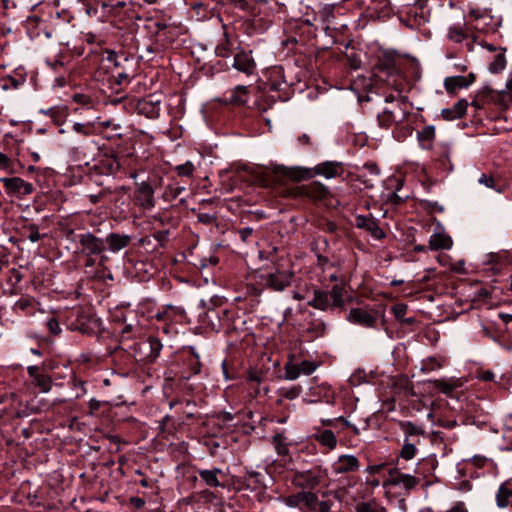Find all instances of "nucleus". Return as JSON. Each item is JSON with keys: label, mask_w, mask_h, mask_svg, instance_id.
<instances>
[{"label": "nucleus", "mask_w": 512, "mask_h": 512, "mask_svg": "<svg viewBox=\"0 0 512 512\" xmlns=\"http://www.w3.org/2000/svg\"><path fill=\"white\" fill-rule=\"evenodd\" d=\"M72 129L76 133L82 134L84 136H89L92 134V129H91L90 125H88V124L76 122L73 124Z\"/></svg>", "instance_id": "nucleus-53"}, {"label": "nucleus", "mask_w": 512, "mask_h": 512, "mask_svg": "<svg viewBox=\"0 0 512 512\" xmlns=\"http://www.w3.org/2000/svg\"><path fill=\"white\" fill-rule=\"evenodd\" d=\"M499 50H500V52L494 56L493 60L489 64L488 69L491 73H499L506 68V65H507V60L505 57L506 49L499 48Z\"/></svg>", "instance_id": "nucleus-28"}, {"label": "nucleus", "mask_w": 512, "mask_h": 512, "mask_svg": "<svg viewBox=\"0 0 512 512\" xmlns=\"http://www.w3.org/2000/svg\"><path fill=\"white\" fill-rule=\"evenodd\" d=\"M355 226L359 229L368 231L375 239H382L385 237V232L379 227L377 220L372 216H356Z\"/></svg>", "instance_id": "nucleus-12"}, {"label": "nucleus", "mask_w": 512, "mask_h": 512, "mask_svg": "<svg viewBox=\"0 0 512 512\" xmlns=\"http://www.w3.org/2000/svg\"><path fill=\"white\" fill-rule=\"evenodd\" d=\"M248 100V90L246 86L238 85L228 92L225 101L233 105H243Z\"/></svg>", "instance_id": "nucleus-18"}, {"label": "nucleus", "mask_w": 512, "mask_h": 512, "mask_svg": "<svg viewBox=\"0 0 512 512\" xmlns=\"http://www.w3.org/2000/svg\"><path fill=\"white\" fill-rule=\"evenodd\" d=\"M41 113L45 114L46 116H49L56 123H59L61 118L64 116L63 109H61L60 107H51L47 110H41Z\"/></svg>", "instance_id": "nucleus-45"}, {"label": "nucleus", "mask_w": 512, "mask_h": 512, "mask_svg": "<svg viewBox=\"0 0 512 512\" xmlns=\"http://www.w3.org/2000/svg\"><path fill=\"white\" fill-rule=\"evenodd\" d=\"M499 317L502 320L503 324L505 325L504 331L508 335L509 345L507 346V348L511 349L512 348V315L500 313Z\"/></svg>", "instance_id": "nucleus-38"}, {"label": "nucleus", "mask_w": 512, "mask_h": 512, "mask_svg": "<svg viewBox=\"0 0 512 512\" xmlns=\"http://www.w3.org/2000/svg\"><path fill=\"white\" fill-rule=\"evenodd\" d=\"M106 166L110 173H116L120 170V162L116 157H110L106 160Z\"/></svg>", "instance_id": "nucleus-55"}, {"label": "nucleus", "mask_w": 512, "mask_h": 512, "mask_svg": "<svg viewBox=\"0 0 512 512\" xmlns=\"http://www.w3.org/2000/svg\"><path fill=\"white\" fill-rule=\"evenodd\" d=\"M115 77L117 84H122L129 79V74L123 69L122 71L118 72Z\"/></svg>", "instance_id": "nucleus-64"}, {"label": "nucleus", "mask_w": 512, "mask_h": 512, "mask_svg": "<svg viewBox=\"0 0 512 512\" xmlns=\"http://www.w3.org/2000/svg\"><path fill=\"white\" fill-rule=\"evenodd\" d=\"M435 136V129L433 126H426L422 131L418 132V139L420 141H432Z\"/></svg>", "instance_id": "nucleus-48"}, {"label": "nucleus", "mask_w": 512, "mask_h": 512, "mask_svg": "<svg viewBox=\"0 0 512 512\" xmlns=\"http://www.w3.org/2000/svg\"><path fill=\"white\" fill-rule=\"evenodd\" d=\"M386 106L377 115L378 125L383 129H389L393 125L403 123L410 111L407 101L400 94H389L385 97Z\"/></svg>", "instance_id": "nucleus-2"}, {"label": "nucleus", "mask_w": 512, "mask_h": 512, "mask_svg": "<svg viewBox=\"0 0 512 512\" xmlns=\"http://www.w3.org/2000/svg\"><path fill=\"white\" fill-rule=\"evenodd\" d=\"M300 367L299 364L287 363L285 365V375L284 378L287 380H295L300 376Z\"/></svg>", "instance_id": "nucleus-39"}, {"label": "nucleus", "mask_w": 512, "mask_h": 512, "mask_svg": "<svg viewBox=\"0 0 512 512\" xmlns=\"http://www.w3.org/2000/svg\"><path fill=\"white\" fill-rule=\"evenodd\" d=\"M444 87L449 94H454L458 89L467 88L465 76H451L444 80Z\"/></svg>", "instance_id": "nucleus-25"}, {"label": "nucleus", "mask_w": 512, "mask_h": 512, "mask_svg": "<svg viewBox=\"0 0 512 512\" xmlns=\"http://www.w3.org/2000/svg\"><path fill=\"white\" fill-rule=\"evenodd\" d=\"M469 103L466 99H460L451 108H444L441 111V116L445 120H455L463 117L467 111Z\"/></svg>", "instance_id": "nucleus-17"}, {"label": "nucleus", "mask_w": 512, "mask_h": 512, "mask_svg": "<svg viewBox=\"0 0 512 512\" xmlns=\"http://www.w3.org/2000/svg\"><path fill=\"white\" fill-rule=\"evenodd\" d=\"M185 191V187L177 182L171 183L166 188V194L175 199Z\"/></svg>", "instance_id": "nucleus-44"}, {"label": "nucleus", "mask_w": 512, "mask_h": 512, "mask_svg": "<svg viewBox=\"0 0 512 512\" xmlns=\"http://www.w3.org/2000/svg\"><path fill=\"white\" fill-rule=\"evenodd\" d=\"M240 237L243 241H246L249 236L253 234V228L251 227H245L240 229L239 231Z\"/></svg>", "instance_id": "nucleus-63"}, {"label": "nucleus", "mask_w": 512, "mask_h": 512, "mask_svg": "<svg viewBox=\"0 0 512 512\" xmlns=\"http://www.w3.org/2000/svg\"><path fill=\"white\" fill-rule=\"evenodd\" d=\"M331 506L329 501H321L318 503L317 512H331Z\"/></svg>", "instance_id": "nucleus-61"}, {"label": "nucleus", "mask_w": 512, "mask_h": 512, "mask_svg": "<svg viewBox=\"0 0 512 512\" xmlns=\"http://www.w3.org/2000/svg\"><path fill=\"white\" fill-rule=\"evenodd\" d=\"M134 201L145 210H151L155 207L154 189L148 182L143 181L136 184Z\"/></svg>", "instance_id": "nucleus-6"}, {"label": "nucleus", "mask_w": 512, "mask_h": 512, "mask_svg": "<svg viewBox=\"0 0 512 512\" xmlns=\"http://www.w3.org/2000/svg\"><path fill=\"white\" fill-rule=\"evenodd\" d=\"M105 240V246H108V249L112 253H117L120 250L126 248L131 242V236L127 234H119V233H110L107 235Z\"/></svg>", "instance_id": "nucleus-15"}, {"label": "nucleus", "mask_w": 512, "mask_h": 512, "mask_svg": "<svg viewBox=\"0 0 512 512\" xmlns=\"http://www.w3.org/2000/svg\"><path fill=\"white\" fill-rule=\"evenodd\" d=\"M223 36L224 40L216 46L215 53L219 57L228 58L232 54L233 44L226 31L224 32Z\"/></svg>", "instance_id": "nucleus-30"}, {"label": "nucleus", "mask_w": 512, "mask_h": 512, "mask_svg": "<svg viewBox=\"0 0 512 512\" xmlns=\"http://www.w3.org/2000/svg\"><path fill=\"white\" fill-rule=\"evenodd\" d=\"M331 468L336 475L356 472L360 468V462L356 456L345 454L339 456Z\"/></svg>", "instance_id": "nucleus-10"}, {"label": "nucleus", "mask_w": 512, "mask_h": 512, "mask_svg": "<svg viewBox=\"0 0 512 512\" xmlns=\"http://www.w3.org/2000/svg\"><path fill=\"white\" fill-rule=\"evenodd\" d=\"M28 230H29V235L27 236V238L31 242H37L41 239V235L39 233V229H38L37 225H35V224L29 225Z\"/></svg>", "instance_id": "nucleus-56"}, {"label": "nucleus", "mask_w": 512, "mask_h": 512, "mask_svg": "<svg viewBox=\"0 0 512 512\" xmlns=\"http://www.w3.org/2000/svg\"><path fill=\"white\" fill-rule=\"evenodd\" d=\"M100 407H101V402L99 400H97L95 398L90 399V401H89L90 414H93L94 412L99 410Z\"/></svg>", "instance_id": "nucleus-62"}, {"label": "nucleus", "mask_w": 512, "mask_h": 512, "mask_svg": "<svg viewBox=\"0 0 512 512\" xmlns=\"http://www.w3.org/2000/svg\"><path fill=\"white\" fill-rule=\"evenodd\" d=\"M276 175L285 176L294 181H301L312 178L314 175L323 176L327 179L335 178L342 172V163L337 161H325L313 168L286 167L275 165L272 169Z\"/></svg>", "instance_id": "nucleus-1"}, {"label": "nucleus", "mask_w": 512, "mask_h": 512, "mask_svg": "<svg viewBox=\"0 0 512 512\" xmlns=\"http://www.w3.org/2000/svg\"><path fill=\"white\" fill-rule=\"evenodd\" d=\"M46 326L49 332L53 335H59L62 331L58 320H56L55 318L48 319Z\"/></svg>", "instance_id": "nucleus-54"}, {"label": "nucleus", "mask_w": 512, "mask_h": 512, "mask_svg": "<svg viewBox=\"0 0 512 512\" xmlns=\"http://www.w3.org/2000/svg\"><path fill=\"white\" fill-rule=\"evenodd\" d=\"M389 483L409 491L420 483V479L411 474L402 473L397 469H391L389 471Z\"/></svg>", "instance_id": "nucleus-11"}, {"label": "nucleus", "mask_w": 512, "mask_h": 512, "mask_svg": "<svg viewBox=\"0 0 512 512\" xmlns=\"http://www.w3.org/2000/svg\"><path fill=\"white\" fill-rule=\"evenodd\" d=\"M175 170L181 177H190L195 170V166L191 161H186L184 164L176 166Z\"/></svg>", "instance_id": "nucleus-40"}, {"label": "nucleus", "mask_w": 512, "mask_h": 512, "mask_svg": "<svg viewBox=\"0 0 512 512\" xmlns=\"http://www.w3.org/2000/svg\"><path fill=\"white\" fill-rule=\"evenodd\" d=\"M285 502L289 507H297L301 503V500L298 499V493H297L296 495L287 497Z\"/></svg>", "instance_id": "nucleus-60"}, {"label": "nucleus", "mask_w": 512, "mask_h": 512, "mask_svg": "<svg viewBox=\"0 0 512 512\" xmlns=\"http://www.w3.org/2000/svg\"><path fill=\"white\" fill-rule=\"evenodd\" d=\"M0 170H4L8 173L13 172L12 160L2 152H0Z\"/></svg>", "instance_id": "nucleus-49"}, {"label": "nucleus", "mask_w": 512, "mask_h": 512, "mask_svg": "<svg viewBox=\"0 0 512 512\" xmlns=\"http://www.w3.org/2000/svg\"><path fill=\"white\" fill-rule=\"evenodd\" d=\"M235 6L243 11L255 14L257 3L255 0H235Z\"/></svg>", "instance_id": "nucleus-41"}, {"label": "nucleus", "mask_w": 512, "mask_h": 512, "mask_svg": "<svg viewBox=\"0 0 512 512\" xmlns=\"http://www.w3.org/2000/svg\"><path fill=\"white\" fill-rule=\"evenodd\" d=\"M106 60L117 68H121L123 66V62H128V57L125 54H117L113 50H106Z\"/></svg>", "instance_id": "nucleus-36"}, {"label": "nucleus", "mask_w": 512, "mask_h": 512, "mask_svg": "<svg viewBox=\"0 0 512 512\" xmlns=\"http://www.w3.org/2000/svg\"><path fill=\"white\" fill-rule=\"evenodd\" d=\"M478 183L484 185L487 188L494 189L498 193H502L503 191L502 186L499 185L495 178L489 174H482L478 179Z\"/></svg>", "instance_id": "nucleus-35"}, {"label": "nucleus", "mask_w": 512, "mask_h": 512, "mask_svg": "<svg viewBox=\"0 0 512 512\" xmlns=\"http://www.w3.org/2000/svg\"><path fill=\"white\" fill-rule=\"evenodd\" d=\"M282 437L280 435L274 436L273 440L276 443V449L278 454L285 455L288 452V448L285 444L281 443Z\"/></svg>", "instance_id": "nucleus-58"}, {"label": "nucleus", "mask_w": 512, "mask_h": 512, "mask_svg": "<svg viewBox=\"0 0 512 512\" xmlns=\"http://www.w3.org/2000/svg\"><path fill=\"white\" fill-rule=\"evenodd\" d=\"M301 193L313 200H324L330 195L329 188L319 181L302 186Z\"/></svg>", "instance_id": "nucleus-14"}, {"label": "nucleus", "mask_w": 512, "mask_h": 512, "mask_svg": "<svg viewBox=\"0 0 512 512\" xmlns=\"http://www.w3.org/2000/svg\"><path fill=\"white\" fill-rule=\"evenodd\" d=\"M197 218L203 224H212L216 220V217L209 213H199Z\"/></svg>", "instance_id": "nucleus-59"}, {"label": "nucleus", "mask_w": 512, "mask_h": 512, "mask_svg": "<svg viewBox=\"0 0 512 512\" xmlns=\"http://www.w3.org/2000/svg\"><path fill=\"white\" fill-rule=\"evenodd\" d=\"M233 67L246 75L253 74L256 64L251 56V51L246 52L240 49L234 56Z\"/></svg>", "instance_id": "nucleus-13"}, {"label": "nucleus", "mask_w": 512, "mask_h": 512, "mask_svg": "<svg viewBox=\"0 0 512 512\" xmlns=\"http://www.w3.org/2000/svg\"><path fill=\"white\" fill-rule=\"evenodd\" d=\"M329 293V299L332 300L331 304L333 307L343 308L345 305L344 295L346 293L345 289L341 285H334Z\"/></svg>", "instance_id": "nucleus-26"}, {"label": "nucleus", "mask_w": 512, "mask_h": 512, "mask_svg": "<svg viewBox=\"0 0 512 512\" xmlns=\"http://www.w3.org/2000/svg\"><path fill=\"white\" fill-rule=\"evenodd\" d=\"M452 244L451 237L445 233H434L429 239V248L431 250L450 249Z\"/></svg>", "instance_id": "nucleus-19"}, {"label": "nucleus", "mask_w": 512, "mask_h": 512, "mask_svg": "<svg viewBox=\"0 0 512 512\" xmlns=\"http://www.w3.org/2000/svg\"><path fill=\"white\" fill-rule=\"evenodd\" d=\"M315 439L329 450H333L337 446V439L331 430H322L315 434Z\"/></svg>", "instance_id": "nucleus-24"}, {"label": "nucleus", "mask_w": 512, "mask_h": 512, "mask_svg": "<svg viewBox=\"0 0 512 512\" xmlns=\"http://www.w3.org/2000/svg\"><path fill=\"white\" fill-rule=\"evenodd\" d=\"M72 99L75 103L83 106V107H92L93 100L89 95L76 93L72 96Z\"/></svg>", "instance_id": "nucleus-47"}, {"label": "nucleus", "mask_w": 512, "mask_h": 512, "mask_svg": "<svg viewBox=\"0 0 512 512\" xmlns=\"http://www.w3.org/2000/svg\"><path fill=\"white\" fill-rule=\"evenodd\" d=\"M0 182L9 195L26 196L33 192V185L19 177L1 178Z\"/></svg>", "instance_id": "nucleus-9"}, {"label": "nucleus", "mask_w": 512, "mask_h": 512, "mask_svg": "<svg viewBox=\"0 0 512 512\" xmlns=\"http://www.w3.org/2000/svg\"><path fill=\"white\" fill-rule=\"evenodd\" d=\"M169 231L161 230L154 233V238L160 243L161 246H164L168 240Z\"/></svg>", "instance_id": "nucleus-57"}, {"label": "nucleus", "mask_w": 512, "mask_h": 512, "mask_svg": "<svg viewBox=\"0 0 512 512\" xmlns=\"http://www.w3.org/2000/svg\"><path fill=\"white\" fill-rule=\"evenodd\" d=\"M328 481V470L321 465H313L303 471H297L292 477V483L303 490H314L325 486Z\"/></svg>", "instance_id": "nucleus-3"}, {"label": "nucleus", "mask_w": 512, "mask_h": 512, "mask_svg": "<svg viewBox=\"0 0 512 512\" xmlns=\"http://www.w3.org/2000/svg\"><path fill=\"white\" fill-rule=\"evenodd\" d=\"M193 358L189 360L190 370L194 375H197L201 371V362L199 361V355L194 348H191Z\"/></svg>", "instance_id": "nucleus-46"}, {"label": "nucleus", "mask_w": 512, "mask_h": 512, "mask_svg": "<svg viewBox=\"0 0 512 512\" xmlns=\"http://www.w3.org/2000/svg\"><path fill=\"white\" fill-rule=\"evenodd\" d=\"M392 312L395 318L401 321L407 312V305L404 303H397L392 307Z\"/></svg>", "instance_id": "nucleus-50"}, {"label": "nucleus", "mask_w": 512, "mask_h": 512, "mask_svg": "<svg viewBox=\"0 0 512 512\" xmlns=\"http://www.w3.org/2000/svg\"><path fill=\"white\" fill-rule=\"evenodd\" d=\"M484 103L493 102L502 107H507L512 102V96L504 90H494L490 86H484L476 94Z\"/></svg>", "instance_id": "nucleus-7"}, {"label": "nucleus", "mask_w": 512, "mask_h": 512, "mask_svg": "<svg viewBox=\"0 0 512 512\" xmlns=\"http://www.w3.org/2000/svg\"><path fill=\"white\" fill-rule=\"evenodd\" d=\"M80 253L84 256H96L105 252V240L92 232H83L77 235Z\"/></svg>", "instance_id": "nucleus-5"}, {"label": "nucleus", "mask_w": 512, "mask_h": 512, "mask_svg": "<svg viewBox=\"0 0 512 512\" xmlns=\"http://www.w3.org/2000/svg\"><path fill=\"white\" fill-rule=\"evenodd\" d=\"M433 386L445 395H451L453 391L459 386L455 380L436 379L431 381Z\"/></svg>", "instance_id": "nucleus-29"}, {"label": "nucleus", "mask_w": 512, "mask_h": 512, "mask_svg": "<svg viewBox=\"0 0 512 512\" xmlns=\"http://www.w3.org/2000/svg\"><path fill=\"white\" fill-rule=\"evenodd\" d=\"M293 278V272L286 270H277L273 273H269L265 277V284L268 288L280 292L291 285Z\"/></svg>", "instance_id": "nucleus-8"}, {"label": "nucleus", "mask_w": 512, "mask_h": 512, "mask_svg": "<svg viewBox=\"0 0 512 512\" xmlns=\"http://www.w3.org/2000/svg\"><path fill=\"white\" fill-rule=\"evenodd\" d=\"M347 320L350 323L372 329L377 328L378 320H380L382 328L387 331L384 311L352 308L347 315Z\"/></svg>", "instance_id": "nucleus-4"}, {"label": "nucleus", "mask_w": 512, "mask_h": 512, "mask_svg": "<svg viewBox=\"0 0 512 512\" xmlns=\"http://www.w3.org/2000/svg\"><path fill=\"white\" fill-rule=\"evenodd\" d=\"M33 382L43 393L49 392L52 388V379L46 374L37 376Z\"/></svg>", "instance_id": "nucleus-34"}, {"label": "nucleus", "mask_w": 512, "mask_h": 512, "mask_svg": "<svg viewBox=\"0 0 512 512\" xmlns=\"http://www.w3.org/2000/svg\"><path fill=\"white\" fill-rule=\"evenodd\" d=\"M148 344L150 348L149 357L152 360H155L160 354V351L162 349V343L157 338H150Z\"/></svg>", "instance_id": "nucleus-43"}, {"label": "nucleus", "mask_w": 512, "mask_h": 512, "mask_svg": "<svg viewBox=\"0 0 512 512\" xmlns=\"http://www.w3.org/2000/svg\"><path fill=\"white\" fill-rule=\"evenodd\" d=\"M308 305L321 311H326L333 307L329 299L328 291L321 289L313 290V297L308 301Z\"/></svg>", "instance_id": "nucleus-16"}, {"label": "nucleus", "mask_w": 512, "mask_h": 512, "mask_svg": "<svg viewBox=\"0 0 512 512\" xmlns=\"http://www.w3.org/2000/svg\"><path fill=\"white\" fill-rule=\"evenodd\" d=\"M377 69L380 72L387 73L388 75L398 74L396 60L394 56L388 53H384L383 56L379 59Z\"/></svg>", "instance_id": "nucleus-20"}, {"label": "nucleus", "mask_w": 512, "mask_h": 512, "mask_svg": "<svg viewBox=\"0 0 512 512\" xmlns=\"http://www.w3.org/2000/svg\"><path fill=\"white\" fill-rule=\"evenodd\" d=\"M355 512H387V509L374 501H369L357 504Z\"/></svg>", "instance_id": "nucleus-33"}, {"label": "nucleus", "mask_w": 512, "mask_h": 512, "mask_svg": "<svg viewBox=\"0 0 512 512\" xmlns=\"http://www.w3.org/2000/svg\"><path fill=\"white\" fill-rule=\"evenodd\" d=\"M447 37L449 40L455 43H461L464 39L467 38V34L463 29V25L456 24L448 29Z\"/></svg>", "instance_id": "nucleus-32"}, {"label": "nucleus", "mask_w": 512, "mask_h": 512, "mask_svg": "<svg viewBox=\"0 0 512 512\" xmlns=\"http://www.w3.org/2000/svg\"><path fill=\"white\" fill-rule=\"evenodd\" d=\"M299 367L301 373L305 375H310L316 370L317 365L312 361L304 360L301 363H299Z\"/></svg>", "instance_id": "nucleus-51"}, {"label": "nucleus", "mask_w": 512, "mask_h": 512, "mask_svg": "<svg viewBox=\"0 0 512 512\" xmlns=\"http://www.w3.org/2000/svg\"><path fill=\"white\" fill-rule=\"evenodd\" d=\"M496 504L499 508H506L512 504V489L508 488L507 483H502L496 493Z\"/></svg>", "instance_id": "nucleus-21"}, {"label": "nucleus", "mask_w": 512, "mask_h": 512, "mask_svg": "<svg viewBox=\"0 0 512 512\" xmlns=\"http://www.w3.org/2000/svg\"><path fill=\"white\" fill-rule=\"evenodd\" d=\"M439 368H441V364L435 358H428L423 361L422 370L425 372H430Z\"/></svg>", "instance_id": "nucleus-52"}, {"label": "nucleus", "mask_w": 512, "mask_h": 512, "mask_svg": "<svg viewBox=\"0 0 512 512\" xmlns=\"http://www.w3.org/2000/svg\"><path fill=\"white\" fill-rule=\"evenodd\" d=\"M301 392L302 387L300 385H295L289 388H282L280 394L286 399L293 400L297 398Z\"/></svg>", "instance_id": "nucleus-42"}, {"label": "nucleus", "mask_w": 512, "mask_h": 512, "mask_svg": "<svg viewBox=\"0 0 512 512\" xmlns=\"http://www.w3.org/2000/svg\"><path fill=\"white\" fill-rule=\"evenodd\" d=\"M35 302L31 298L22 297L17 300L13 306L15 312H24L26 314H32L35 310Z\"/></svg>", "instance_id": "nucleus-31"}, {"label": "nucleus", "mask_w": 512, "mask_h": 512, "mask_svg": "<svg viewBox=\"0 0 512 512\" xmlns=\"http://www.w3.org/2000/svg\"><path fill=\"white\" fill-rule=\"evenodd\" d=\"M222 473L221 469L213 468L211 470L201 469L198 470L200 478L210 487H219L221 483L218 479V474Z\"/></svg>", "instance_id": "nucleus-22"}, {"label": "nucleus", "mask_w": 512, "mask_h": 512, "mask_svg": "<svg viewBox=\"0 0 512 512\" xmlns=\"http://www.w3.org/2000/svg\"><path fill=\"white\" fill-rule=\"evenodd\" d=\"M311 491L312 490H304L298 493V499L308 507H311L318 502L317 495Z\"/></svg>", "instance_id": "nucleus-37"}, {"label": "nucleus", "mask_w": 512, "mask_h": 512, "mask_svg": "<svg viewBox=\"0 0 512 512\" xmlns=\"http://www.w3.org/2000/svg\"><path fill=\"white\" fill-rule=\"evenodd\" d=\"M420 444V439H404L403 446L400 451V457L405 460H411L416 456L417 445Z\"/></svg>", "instance_id": "nucleus-23"}, {"label": "nucleus", "mask_w": 512, "mask_h": 512, "mask_svg": "<svg viewBox=\"0 0 512 512\" xmlns=\"http://www.w3.org/2000/svg\"><path fill=\"white\" fill-rule=\"evenodd\" d=\"M400 427L405 434V439H420L424 435V430L410 421L402 422Z\"/></svg>", "instance_id": "nucleus-27"}]
</instances>
